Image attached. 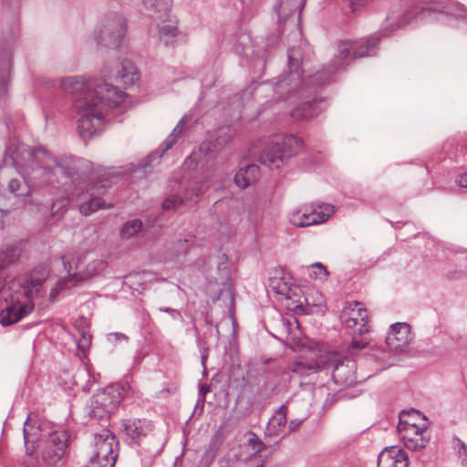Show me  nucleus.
Here are the masks:
<instances>
[{"label": "nucleus", "mask_w": 467, "mask_h": 467, "mask_svg": "<svg viewBox=\"0 0 467 467\" xmlns=\"http://www.w3.org/2000/svg\"><path fill=\"white\" fill-rule=\"evenodd\" d=\"M61 88L72 97V112L78 117L77 127L82 138L95 135L100 130L106 111L125 100V93L106 81H84L81 77H68L62 79Z\"/></svg>", "instance_id": "f257e3e1"}, {"label": "nucleus", "mask_w": 467, "mask_h": 467, "mask_svg": "<svg viewBox=\"0 0 467 467\" xmlns=\"http://www.w3.org/2000/svg\"><path fill=\"white\" fill-rule=\"evenodd\" d=\"M48 271L44 266L35 268L29 275L18 277L10 282L8 290L5 291V307L0 312V324L10 326L34 309V299L43 296L44 285L47 283Z\"/></svg>", "instance_id": "f03ea898"}, {"label": "nucleus", "mask_w": 467, "mask_h": 467, "mask_svg": "<svg viewBox=\"0 0 467 467\" xmlns=\"http://www.w3.org/2000/svg\"><path fill=\"white\" fill-rule=\"evenodd\" d=\"M379 37L376 35L361 40H342L327 66L328 74L337 73L348 67L354 59L372 56L376 53Z\"/></svg>", "instance_id": "7ed1b4c3"}, {"label": "nucleus", "mask_w": 467, "mask_h": 467, "mask_svg": "<svg viewBox=\"0 0 467 467\" xmlns=\"http://www.w3.org/2000/svg\"><path fill=\"white\" fill-rule=\"evenodd\" d=\"M74 268L69 265L67 269L68 277L59 279L57 281L55 286L50 290L49 297L51 301L56 300L60 291L68 287V283L71 281L78 282L92 278L104 270L106 263L104 260L95 258L92 254L78 255L74 259Z\"/></svg>", "instance_id": "20e7f679"}, {"label": "nucleus", "mask_w": 467, "mask_h": 467, "mask_svg": "<svg viewBox=\"0 0 467 467\" xmlns=\"http://www.w3.org/2000/svg\"><path fill=\"white\" fill-rule=\"evenodd\" d=\"M303 149V141L294 136H275L260 156L262 164L278 168L284 161L298 154Z\"/></svg>", "instance_id": "39448f33"}, {"label": "nucleus", "mask_w": 467, "mask_h": 467, "mask_svg": "<svg viewBox=\"0 0 467 467\" xmlns=\"http://www.w3.org/2000/svg\"><path fill=\"white\" fill-rule=\"evenodd\" d=\"M126 28L127 23L124 16L117 12H109L95 30V39L99 45L117 48L125 36Z\"/></svg>", "instance_id": "423d86ee"}, {"label": "nucleus", "mask_w": 467, "mask_h": 467, "mask_svg": "<svg viewBox=\"0 0 467 467\" xmlns=\"http://www.w3.org/2000/svg\"><path fill=\"white\" fill-rule=\"evenodd\" d=\"M69 436L67 431H55L42 441L39 457L44 467H57L64 462L68 450Z\"/></svg>", "instance_id": "0eeeda50"}, {"label": "nucleus", "mask_w": 467, "mask_h": 467, "mask_svg": "<svg viewBox=\"0 0 467 467\" xmlns=\"http://www.w3.org/2000/svg\"><path fill=\"white\" fill-rule=\"evenodd\" d=\"M47 157V161L54 164H45L42 167L44 174L47 177L48 183L58 182L60 178L74 179L78 175L82 161L76 160L71 156H63L53 158L47 150L39 149L36 150Z\"/></svg>", "instance_id": "6e6552de"}, {"label": "nucleus", "mask_w": 467, "mask_h": 467, "mask_svg": "<svg viewBox=\"0 0 467 467\" xmlns=\"http://www.w3.org/2000/svg\"><path fill=\"white\" fill-rule=\"evenodd\" d=\"M327 359L324 370L331 369L332 378L336 384L342 387H351L357 382L356 363L335 351L325 352Z\"/></svg>", "instance_id": "1a4fd4ad"}, {"label": "nucleus", "mask_w": 467, "mask_h": 467, "mask_svg": "<svg viewBox=\"0 0 467 467\" xmlns=\"http://www.w3.org/2000/svg\"><path fill=\"white\" fill-rule=\"evenodd\" d=\"M122 388L110 385L96 392L91 400L90 416L95 419L108 418L122 400Z\"/></svg>", "instance_id": "9d476101"}, {"label": "nucleus", "mask_w": 467, "mask_h": 467, "mask_svg": "<svg viewBox=\"0 0 467 467\" xmlns=\"http://www.w3.org/2000/svg\"><path fill=\"white\" fill-rule=\"evenodd\" d=\"M334 213V206L328 203L308 204L291 213L290 223L296 227H307L326 222Z\"/></svg>", "instance_id": "9b49d317"}, {"label": "nucleus", "mask_w": 467, "mask_h": 467, "mask_svg": "<svg viewBox=\"0 0 467 467\" xmlns=\"http://www.w3.org/2000/svg\"><path fill=\"white\" fill-rule=\"evenodd\" d=\"M94 444L96 451L87 467H113L118 457L115 436L110 433L96 435Z\"/></svg>", "instance_id": "f8f14e48"}, {"label": "nucleus", "mask_w": 467, "mask_h": 467, "mask_svg": "<svg viewBox=\"0 0 467 467\" xmlns=\"http://www.w3.org/2000/svg\"><path fill=\"white\" fill-rule=\"evenodd\" d=\"M340 320L346 328L353 329L358 335H364L368 331V311L358 301L345 303L340 313Z\"/></svg>", "instance_id": "ddd939ff"}, {"label": "nucleus", "mask_w": 467, "mask_h": 467, "mask_svg": "<svg viewBox=\"0 0 467 467\" xmlns=\"http://www.w3.org/2000/svg\"><path fill=\"white\" fill-rule=\"evenodd\" d=\"M398 431L404 446L413 451L425 448L430 441L431 436L427 422L421 423V426H414L405 421L398 429Z\"/></svg>", "instance_id": "4468645a"}, {"label": "nucleus", "mask_w": 467, "mask_h": 467, "mask_svg": "<svg viewBox=\"0 0 467 467\" xmlns=\"http://www.w3.org/2000/svg\"><path fill=\"white\" fill-rule=\"evenodd\" d=\"M122 431L130 444L139 445L154 430L153 422L147 419H126L121 421Z\"/></svg>", "instance_id": "2eb2a0df"}, {"label": "nucleus", "mask_w": 467, "mask_h": 467, "mask_svg": "<svg viewBox=\"0 0 467 467\" xmlns=\"http://www.w3.org/2000/svg\"><path fill=\"white\" fill-rule=\"evenodd\" d=\"M411 327L408 323L391 325L386 337V344L391 351H402L412 340Z\"/></svg>", "instance_id": "dca6fc26"}, {"label": "nucleus", "mask_w": 467, "mask_h": 467, "mask_svg": "<svg viewBox=\"0 0 467 467\" xmlns=\"http://www.w3.org/2000/svg\"><path fill=\"white\" fill-rule=\"evenodd\" d=\"M425 11V9H422L421 12L419 13V15L424 13ZM417 16L418 14H415L409 7H393L388 13L385 21V30L394 31L403 26L408 25L412 20L417 19Z\"/></svg>", "instance_id": "f3484780"}, {"label": "nucleus", "mask_w": 467, "mask_h": 467, "mask_svg": "<svg viewBox=\"0 0 467 467\" xmlns=\"http://www.w3.org/2000/svg\"><path fill=\"white\" fill-rule=\"evenodd\" d=\"M159 22L156 24V36L160 41L163 42L166 46L172 43L179 34L178 19L175 16L169 13L163 16L162 18H156Z\"/></svg>", "instance_id": "a211bd4d"}, {"label": "nucleus", "mask_w": 467, "mask_h": 467, "mask_svg": "<svg viewBox=\"0 0 467 467\" xmlns=\"http://www.w3.org/2000/svg\"><path fill=\"white\" fill-rule=\"evenodd\" d=\"M378 467H409L408 455L398 446L385 448L379 454Z\"/></svg>", "instance_id": "6ab92c4d"}, {"label": "nucleus", "mask_w": 467, "mask_h": 467, "mask_svg": "<svg viewBox=\"0 0 467 467\" xmlns=\"http://www.w3.org/2000/svg\"><path fill=\"white\" fill-rule=\"evenodd\" d=\"M327 362L325 353L319 355L317 359H306L294 361L289 365L288 369L300 377H306L312 373L324 370Z\"/></svg>", "instance_id": "aec40b11"}, {"label": "nucleus", "mask_w": 467, "mask_h": 467, "mask_svg": "<svg viewBox=\"0 0 467 467\" xmlns=\"http://www.w3.org/2000/svg\"><path fill=\"white\" fill-rule=\"evenodd\" d=\"M105 192L104 186H94L90 188L88 190L89 199L80 204V213L88 216L104 207H112V205H106L105 201L99 196Z\"/></svg>", "instance_id": "412c9836"}, {"label": "nucleus", "mask_w": 467, "mask_h": 467, "mask_svg": "<svg viewBox=\"0 0 467 467\" xmlns=\"http://www.w3.org/2000/svg\"><path fill=\"white\" fill-rule=\"evenodd\" d=\"M327 108L326 101L323 99H315L313 101L304 102L296 107L291 111V116L295 119H308L317 116Z\"/></svg>", "instance_id": "4be33fe9"}, {"label": "nucleus", "mask_w": 467, "mask_h": 467, "mask_svg": "<svg viewBox=\"0 0 467 467\" xmlns=\"http://www.w3.org/2000/svg\"><path fill=\"white\" fill-rule=\"evenodd\" d=\"M287 408L285 405L280 406L269 420L266 427V434L274 437H285L287 435L285 431L287 419H286Z\"/></svg>", "instance_id": "5701e85b"}, {"label": "nucleus", "mask_w": 467, "mask_h": 467, "mask_svg": "<svg viewBox=\"0 0 467 467\" xmlns=\"http://www.w3.org/2000/svg\"><path fill=\"white\" fill-rule=\"evenodd\" d=\"M109 78L125 86H132L139 80L140 76L136 67L131 62L125 61L120 67L118 66L116 73L110 72Z\"/></svg>", "instance_id": "b1692460"}, {"label": "nucleus", "mask_w": 467, "mask_h": 467, "mask_svg": "<svg viewBox=\"0 0 467 467\" xmlns=\"http://www.w3.org/2000/svg\"><path fill=\"white\" fill-rule=\"evenodd\" d=\"M145 10L153 18H162L171 12L172 0H141Z\"/></svg>", "instance_id": "393cba45"}, {"label": "nucleus", "mask_w": 467, "mask_h": 467, "mask_svg": "<svg viewBox=\"0 0 467 467\" xmlns=\"http://www.w3.org/2000/svg\"><path fill=\"white\" fill-rule=\"evenodd\" d=\"M260 176V169L257 165L251 164L240 169L235 176L234 182L240 188H246L255 182Z\"/></svg>", "instance_id": "a878e982"}, {"label": "nucleus", "mask_w": 467, "mask_h": 467, "mask_svg": "<svg viewBox=\"0 0 467 467\" xmlns=\"http://www.w3.org/2000/svg\"><path fill=\"white\" fill-rule=\"evenodd\" d=\"M304 0H278L275 10L280 20L285 21L297 8L302 7Z\"/></svg>", "instance_id": "bb28decb"}, {"label": "nucleus", "mask_w": 467, "mask_h": 467, "mask_svg": "<svg viewBox=\"0 0 467 467\" xmlns=\"http://www.w3.org/2000/svg\"><path fill=\"white\" fill-rule=\"evenodd\" d=\"M185 117L182 118L179 120L171 133L163 141L164 148L162 149L161 154H163L165 151L172 148V146L177 142L178 139L181 138V136L182 135V129L183 126L185 125Z\"/></svg>", "instance_id": "cd10ccee"}, {"label": "nucleus", "mask_w": 467, "mask_h": 467, "mask_svg": "<svg viewBox=\"0 0 467 467\" xmlns=\"http://www.w3.org/2000/svg\"><path fill=\"white\" fill-rule=\"evenodd\" d=\"M405 421L414 426H421V423L426 422V419L420 411L411 410L410 411L401 412V414L400 415V421L397 428L400 429V427H401V424Z\"/></svg>", "instance_id": "c85d7f7f"}, {"label": "nucleus", "mask_w": 467, "mask_h": 467, "mask_svg": "<svg viewBox=\"0 0 467 467\" xmlns=\"http://www.w3.org/2000/svg\"><path fill=\"white\" fill-rule=\"evenodd\" d=\"M234 133V130L228 127L223 126L219 128L214 134L213 140L215 147H223L227 145L233 139Z\"/></svg>", "instance_id": "c756f323"}, {"label": "nucleus", "mask_w": 467, "mask_h": 467, "mask_svg": "<svg viewBox=\"0 0 467 467\" xmlns=\"http://www.w3.org/2000/svg\"><path fill=\"white\" fill-rule=\"evenodd\" d=\"M288 65L291 71L297 73L300 77L299 68L303 60L302 50L299 47H292L287 52Z\"/></svg>", "instance_id": "7c9ffc66"}, {"label": "nucleus", "mask_w": 467, "mask_h": 467, "mask_svg": "<svg viewBox=\"0 0 467 467\" xmlns=\"http://www.w3.org/2000/svg\"><path fill=\"white\" fill-rule=\"evenodd\" d=\"M142 223L140 220H132L127 222L120 230V235L122 238H130L140 231Z\"/></svg>", "instance_id": "2f4dec72"}, {"label": "nucleus", "mask_w": 467, "mask_h": 467, "mask_svg": "<svg viewBox=\"0 0 467 467\" xmlns=\"http://www.w3.org/2000/svg\"><path fill=\"white\" fill-rule=\"evenodd\" d=\"M307 271L309 277L315 280L325 281L328 276V272L326 266L321 263H315L311 265Z\"/></svg>", "instance_id": "473e14b6"}, {"label": "nucleus", "mask_w": 467, "mask_h": 467, "mask_svg": "<svg viewBox=\"0 0 467 467\" xmlns=\"http://www.w3.org/2000/svg\"><path fill=\"white\" fill-rule=\"evenodd\" d=\"M8 190L11 193L17 197H24L29 194V190L26 185H23L18 180L12 179L8 183Z\"/></svg>", "instance_id": "72a5a7b5"}, {"label": "nucleus", "mask_w": 467, "mask_h": 467, "mask_svg": "<svg viewBox=\"0 0 467 467\" xmlns=\"http://www.w3.org/2000/svg\"><path fill=\"white\" fill-rule=\"evenodd\" d=\"M183 203V199L179 195L171 194L164 199L161 207L164 211H173Z\"/></svg>", "instance_id": "f704fd0d"}, {"label": "nucleus", "mask_w": 467, "mask_h": 467, "mask_svg": "<svg viewBox=\"0 0 467 467\" xmlns=\"http://www.w3.org/2000/svg\"><path fill=\"white\" fill-rule=\"evenodd\" d=\"M455 449L457 450L458 460L462 467H467V445L460 439H457Z\"/></svg>", "instance_id": "c9c22d12"}, {"label": "nucleus", "mask_w": 467, "mask_h": 467, "mask_svg": "<svg viewBox=\"0 0 467 467\" xmlns=\"http://www.w3.org/2000/svg\"><path fill=\"white\" fill-rule=\"evenodd\" d=\"M451 10L446 11V13L467 19V10L462 5L456 3L451 5Z\"/></svg>", "instance_id": "e433bc0d"}, {"label": "nucleus", "mask_w": 467, "mask_h": 467, "mask_svg": "<svg viewBox=\"0 0 467 467\" xmlns=\"http://www.w3.org/2000/svg\"><path fill=\"white\" fill-rule=\"evenodd\" d=\"M249 444L253 446V449L256 452H261L265 450V444L254 433H252V436L249 439Z\"/></svg>", "instance_id": "4c0bfd02"}, {"label": "nucleus", "mask_w": 467, "mask_h": 467, "mask_svg": "<svg viewBox=\"0 0 467 467\" xmlns=\"http://www.w3.org/2000/svg\"><path fill=\"white\" fill-rule=\"evenodd\" d=\"M241 2L244 9L248 13H252L259 5V0H241Z\"/></svg>", "instance_id": "58836bf2"}, {"label": "nucleus", "mask_w": 467, "mask_h": 467, "mask_svg": "<svg viewBox=\"0 0 467 467\" xmlns=\"http://www.w3.org/2000/svg\"><path fill=\"white\" fill-rule=\"evenodd\" d=\"M90 336L82 334L81 339L78 342V348L82 351L85 352L89 345H90Z\"/></svg>", "instance_id": "ea45409f"}, {"label": "nucleus", "mask_w": 467, "mask_h": 467, "mask_svg": "<svg viewBox=\"0 0 467 467\" xmlns=\"http://www.w3.org/2000/svg\"><path fill=\"white\" fill-rule=\"evenodd\" d=\"M345 1L348 3L350 8L354 12L358 10L359 8L363 7L368 3V0H345Z\"/></svg>", "instance_id": "a19ab883"}, {"label": "nucleus", "mask_w": 467, "mask_h": 467, "mask_svg": "<svg viewBox=\"0 0 467 467\" xmlns=\"http://www.w3.org/2000/svg\"><path fill=\"white\" fill-rule=\"evenodd\" d=\"M159 310L161 311V312H165V313L170 314L171 317L172 318H174V319H176V318L182 319V317L181 313L178 310H176V309L170 308V307H167V306H163V307H160Z\"/></svg>", "instance_id": "79ce46f5"}, {"label": "nucleus", "mask_w": 467, "mask_h": 467, "mask_svg": "<svg viewBox=\"0 0 467 467\" xmlns=\"http://www.w3.org/2000/svg\"><path fill=\"white\" fill-rule=\"evenodd\" d=\"M365 346H366V343H364V342L353 340L351 342L350 346L348 347V352L350 354H353L354 351L363 349L365 348Z\"/></svg>", "instance_id": "37998d69"}, {"label": "nucleus", "mask_w": 467, "mask_h": 467, "mask_svg": "<svg viewBox=\"0 0 467 467\" xmlns=\"http://www.w3.org/2000/svg\"><path fill=\"white\" fill-rule=\"evenodd\" d=\"M199 347L202 351V362L204 365L205 360L208 358V347L206 346V342L199 339Z\"/></svg>", "instance_id": "c03bdc74"}, {"label": "nucleus", "mask_w": 467, "mask_h": 467, "mask_svg": "<svg viewBox=\"0 0 467 467\" xmlns=\"http://www.w3.org/2000/svg\"><path fill=\"white\" fill-rule=\"evenodd\" d=\"M24 440H25V447H26V454L27 455H32L34 453V448H30L28 446L29 442H30V438H29V434L27 433L26 428L24 427Z\"/></svg>", "instance_id": "a18cd8bd"}, {"label": "nucleus", "mask_w": 467, "mask_h": 467, "mask_svg": "<svg viewBox=\"0 0 467 467\" xmlns=\"http://www.w3.org/2000/svg\"><path fill=\"white\" fill-rule=\"evenodd\" d=\"M302 423V420L295 419L291 420L288 424V431H286L287 434L295 431Z\"/></svg>", "instance_id": "49530a36"}, {"label": "nucleus", "mask_w": 467, "mask_h": 467, "mask_svg": "<svg viewBox=\"0 0 467 467\" xmlns=\"http://www.w3.org/2000/svg\"><path fill=\"white\" fill-rule=\"evenodd\" d=\"M224 290L222 291L215 299H220V297L223 296V294L225 292L229 297H230V302L231 304L233 305L234 304V296H233V292L231 290V287H230V285L229 284H224Z\"/></svg>", "instance_id": "de8ad7c7"}, {"label": "nucleus", "mask_w": 467, "mask_h": 467, "mask_svg": "<svg viewBox=\"0 0 467 467\" xmlns=\"http://www.w3.org/2000/svg\"><path fill=\"white\" fill-rule=\"evenodd\" d=\"M456 183L462 188H467V172H464L459 176Z\"/></svg>", "instance_id": "09e8293b"}, {"label": "nucleus", "mask_w": 467, "mask_h": 467, "mask_svg": "<svg viewBox=\"0 0 467 467\" xmlns=\"http://www.w3.org/2000/svg\"><path fill=\"white\" fill-rule=\"evenodd\" d=\"M202 184L200 183V182H195L192 188H191V191L192 192V194L195 196V197H198L201 193H202Z\"/></svg>", "instance_id": "8fccbe9b"}, {"label": "nucleus", "mask_w": 467, "mask_h": 467, "mask_svg": "<svg viewBox=\"0 0 467 467\" xmlns=\"http://www.w3.org/2000/svg\"><path fill=\"white\" fill-rule=\"evenodd\" d=\"M280 34L281 33L278 31L277 35L275 36L274 37H268L267 40H268L269 46H275L277 43Z\"/></svg>", "instance_id": "3c124183"}, {"label": "nucleus", "mask_w": 467, "mask_h": 467, "mask_svg": "<svg viewBox=\"0 0 467 467\" xmlns=\"http://www.w3.org/2000/svg\"><path fill=\"white\" fill-rule=\"evenodd\" d=\"M6 88H7V83L5 80L1 81L0 82V97L6 93Z\"/></svg>", "instance_id": "603ef678"}, {"label": "nucleus", "mask_w": 467, "mask_h": 467, "mask_svg": "<svg viewBox=\"0 0 467 467\" xmlns=\"http://www.w3.org/2000/svg\"><path fill=\"white\" fill-rule=\"evenodd\" d=\"M274 288L276 289L277 294L285 295L287 291L286 285L285 284L282 287L281 286H274Z\"/></svg>", "instance_id": "864d4df0"}, {"label": "nucleus", "mask_w": 467, "mask_h": 467, "mask_svg": "<svg viewBox=\"0 0 467 467\" xmlns=\"http://www.w3.org/2000/svg\"><path fill=\"white\" fill-rule=\"evenodd\" d=\"M209 387L207 385H202L199 389L200 395H202L203 398L206 395L207 392H209Z\"/></svg>", "instance_id": "5fc2aeb1"}, {"label": "nucleus", "mask_w": 467, "mask_h": 467, "mask_svg": "<svg viewBox=\"0 0 467 467\" xmlns=\"http://www.w3.org/2000/svg\"><path fill=\"white\" fill-rule=\"evenodd\" d=\"M109 336L114 337L116 339H124V340L128 339V337L122 333H114V334H110Z\"/></svg>", "instance_id": "6e6d98bb"}, {"label": "nucleus", "mask_w": 467, "mask_h": 467, "mask_svg": "<svg viewBox=\"0 0 467 467\" xmlns=\"http://www.w3.org/2000/svg\"><path fill=\"white\" fill-rule=\"evenodd\" d=\"M5 286V280L4 278L0 275V292L2 291V289L4 288Z\"/></svg>", "instance_id": "4d7b16f0"}, {"label": "nucleus", "mask_w": 467, "mask_h": 467, "mask_svg": "<svg viewBox=\"0 0 467 467\" xmlns=\"http://www.w3.org/2000/svg\"><path fill=\"white\" fill-rule=\"evenodd\" d=\"M185 198H186L187 200H190V201H193V202H195V200H193V199H192V196H190V194H189V192H188V191H187V192H186V193H185Z\"/></svg>", "instance_id": "13d9d810"}, {"label": "nucleus", "mask_w": 467, "mask_h": 467, "mask_svg": "<svg viewBox=\"0 0 467 467\" xmlns=\"http://www.w3.org/2000/svg\"><path fill=\"white\" fill-rule=\"evenodd\" d=\"M208 147H209V146H208V144H206V143H202V144L201 145V147H200V150H205Z\"/></svg>", "instance_id": "bf43d9fd"}, {"label": "nucleus", "mask_w": 467, "mask_h": 467, "mask_svg": "<svg viewBox=\"0 0 467 467\" xmlns=\"http://www.w3.org/2000/svg\"><path fill=\"white\" fill-rule=\"evenodd\" d=\"M67 262L64 261V266L66 269H67Z\"/></svg>", "instance_id": "052dcab7"}]
</instances>
